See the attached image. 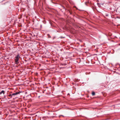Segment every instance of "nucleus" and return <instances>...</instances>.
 <instances>
[{"label":"nucleus","mask_w":120,"mask_h":120,"mask_svg":"<svg viewBox=\"0 0 120 120\" xmlns=\"http://www.w3.org/2000/svg\"><path fill=\"white\" fill-rule=\"evenodd\" d=\"M4 90H2V91L0 92V94H1L2 93H3L4 94Z\"/></svg>","instance_id":"nucleus-3"},{"label":"nucleus","mask_w":120,"mask_h":120,"mask_svg":"<svg viewBox=\"0 0 120 120\" xmlns=\"http://www.w3.org/2000/svg\"><path fill=\"white\" fill-rule=\"evenodd\" d=\"M9 96H11V95H10V94L9 95Z\"/></svg>","instance_id":"nucleus-5"},{"label":"nucleus","mask_w":120,"mask_h":120,"mask_svg":"<svg viewBox=\"0 0 120 120\" xmlns=\"http://www.w3.org/2000/svg\"><path fill=\"white\" fill-rule=\"evenodd\" d=\"M19 93V92H16L15 93H13L11 94H10V95H11V96H14V95H15L18 94Z\"/></svg>","instance_id":"nucleus-2"},{"label":"nucleus","mask_w":120,"mask_h":120,"mask_svg":"<svg viewBox=\"0 0 120 120\" xmlns=\"http://www.w3.org/2000/svg\"><path fill=\"white\" fill-rule=\"evenodd\" d=\"M20 57L19 55H18L16 56L15 57V61L16 64H17L19 63L18 61L19 60V57Z\"/></svg>","instance_id":"nucleus-1"},{"label":"nucleus","mask_w":120,"mask_h":120,"mask_svg":"<svg viewBox=\"0 0 120 120\" xmlns=\"http://www.w3.org/2000/svg\"><path fill=\"white\" fill-rule=\"evenodd\" d=\"M92 94L94 96L95 95V93L94 92H93L92 93Z\"/></svg>","instance_id":"nucleus-4"}]
</instances>
